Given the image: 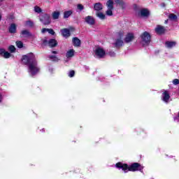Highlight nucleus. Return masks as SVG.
I'll use <instances>...</instances> for the list:
<instances>
[{"label":"nucleus","mask_w":179,"mask_h":179,"mask_svg":"<svg viewBox=\"0 0 179 179\" xmlns=\"http://www.w3.org/2000/svg\"><path fill=\"white\" fill-rule=\"evenodd\" d=\"M22 62L28 65V72L31 76H34L40 72V67L37 65L36 56L33 53H29L22 57Z\"/></svg>","instance_id":"f257e3e1"},{"label":"nucleus","mask_w":179,"mask_h":179,"mask_svg":"<svg viewBox=\"0 0 179 179\" xmlns=\"http://www.w3.org/2000/svg\"><path fill=\"white\" fill-rule=\"evenodd\" d=\"M116 167L122 170L124 173H128V171H142L143 170V166L138 163H134L130 166H128L127 164L118 162L116 164Z\"/></svg>","instance_id":"f03ea898"},{"label":"nucleus","mask_w":179,"mask_h":179,"mask_svg":"<svg viewBox=\"0 0 179 179\" xmlns=\"http://www.w3.org/2000/svg\"><path fill=\"white\" fill-rule=\"evenodd\" d=\"M124 31H120L117 33V38L115 40V43H113V45L116 48H120L124 45Z\"/></svg>","instance_id":"7ed1b4c3"},{"label":"nucleus","mask_w":179,"mask_h":179,"mask_svg":"<svg viewBox=\"0 0 179 179\" xmlns=\"http://www.w3.org/2000/svg\"><path fill=\"white\" fill-rule=\"evenodd\" d=\"M141 43L143 45H148L150 43V34L148 31H145L141 36Z\"/></svg>","instance_id":"20e7f679"},{"label":"nucleus","mask_w":179,"mask_h":179,"mask_svg":"<svg viewBox=\"0 0 179 179\" xmlns=\"http://www.w3.org/2000/svg\"><path fill=\"white\" fill-rule=\"evenodd\" d=\"M94 54L96 58H104L106 57V51L100 47L96 48L94 50Z\"/></svg>","instance_id":"39448f33"},{"label":"nucleus","mask_w":179,"mask_h":179,"mask_svg":"<svg viewBox=\"0 0 179 179\" xmlns=\"http://www.w3.org/2000/svg\"><path fill=\"white\" fill-rule=\"evenodd\" d=\"M40 21L43 24H50L51 23V15L50 14H43L40 17Z\"/></svg>","instance_id":"423d86ee"},{"label":"nucleus","mask_w":179,"mask_h":179,"mask_svg":"<svg viewBox=\"0 0 179 179\" xmlns=\"http://www.w3.org/2000/svg\"><path fill=\"white\" fill-rule=\"evenodd\" d=\"M75 57V50L70 49L66 52L65 62H69Z\"/></svg>","instance_id":"0eeeda50"},{"label":"nucleus","mask_w":179,"mask_h":179,"mask_svg":"<svg viewBox=\"0 0 179 179\" xmlns=\"http://www.w3.org/2000/svg\"><path fill=\"white\" fill-rule=\"evenodd\" d=\"M43 45H49V47H55L57 45V41L55 39H50L49 41L47 40L43 41Z\"/></svg>","instance_id":"6e6552de"},{"label":"nucleus","mask_w":179,"mask_h":179,"mask_svg":"<svg viewBox=\"0 0 179 179\" xmlns=\"http://www.w3.org/2000/svg\"><path fill=\"white\" fill-rule=\"evenodd\" d=\"M162 100L164 101V103H169L170 100V93L169 91L165 90L162 94Z\"/></svg>","instance_id":"1a4fd4ad"},{"label":"nucleus","mask_w":179,"mask_h":179,"mask_svg":"<svg viewBox=\"0 0 179 179\" xmlns=\"http://www.w3.org/2000/svg\"><path fill=\"white\" fill-rule=\"evenodd\" d=\"M85 20L87 24H90V26H93L94 23H96V21L94 20V17L92 16L88 15L85 17Z\"/></svg>","instance_id":"9d476101"},{"label":"nucleus","mask_w":179,"mask_h":179,"mask_svg":"<svg viewBox=\"0 0 179 179\" xmlns=\"http://www.w3.org/2000/svg\"><path fill=\"white\" fill-rule=\"evenodd\" d=\"M164 31H166V29L162 25H157L155 28V32L157 34H163Z\"/></svg>","instance_id":"9b49d317"},{"label":"nucleus","mask_w":179,"mask_h":179,"mask_svg":"<svg viewBox=\"0 0 179 179\" xmlns=\"http://www.w3.org/2000/svg\"><path fill=\"white\" fill-rule=\"evenodd\" d=\"M134 38H135V36H134V34L129 33L126 35L124 41L125 43H131V41H133Z\"/></svg>","instance_id":"f8f14e48"},{"label":"nucleus","mask_w":179,"mask_h":179,"mask_svg":"<svg viewBox=\"0 0 179 179\" xmlns=\"http://www.w3.org/2000/svg\"><path fill=\"white\" fill-rule=\"evenodd\" d=\"M61 34L63 36V37L68 38V37L71 36V31H69V29H61Z\"/></svg>","instance_id":"ddd939ff"},{"label":"nucleus","mask_w":179,"mask_h":179,"mask_svg":"<svg viewBox=\"0 0 179 179\" xmlns=\"http://www.w3.org/2000/svg\"><path fill=\"white\" fill-rule=\"evenodd\" d=\"M94 9L96 12H99V10H103V4H101V3H96L94 5Z\"/></svg>","instance_id":"4468645a"},{"label":"nucleus","mask_w":179,"mask_h":179,"mask_svg":"<svg viewBox=\"0 0 179 179\" xmlns=\"http://www.w3.org/2000/svg\"><path fill=\"white\" fill-rule=\"evenodd\" d=\"M176 41H166L165 43L166 48H173V47H176Z\"/></svg>","instance_id":"2eb2a0df"},{"label":"nucleus","mask_w":179,"mask_h":179,"mask_svg":"<svg viewBox=\"0 0 179 179\" xmlns=\"http://www.w3.org/2000/svg\"><path fill=\"white\" fill-rule=\"evenodd\" d=\"M140 14L143 17H148V16H149V10L146 8H143L140 11Z\"/></svg>","instance_id":"dca6fc26"},{"label":"nucleus","mask_w":179,"mask_h":179,"mask_svg":"<svg viewBox=\"0 0 179 179\" xmlns=\"http://www.w3.org/2000/svg\"><path fill=\"white\" fill-rule=\"evenodd\" d=\"M74 47H80V41L78 37H75L72 40Z\"/></svg>","instance_id":"f3484780"},{"label":"nucleus","mask_w":179,"mask_h":179,"mask_svg":"<svg viewBox=\"0 0 179 179\" xmlns=\"http://www.w3.org/2000/svg\"><path fill=\"white\" fill-rule=\"evenodd\" d=\"M61 15V13L59 11H54L52 13V17L54 20H57L59 19V15Z\"/></svg>","instance_id":"a211bd4d"},{"label":"nucleus","mask_w":179,"mask_h":179,"mask_svg":"<svg viewBox=\"0 0 179 179\" xmlns=\"http://www.w3.org/2000/svg\"><path fill=\"white\" fill-rule=\"evenodd\" d=\"M106 6L108 9H114V1L113 0H108L106 2Z\"/></svg>","instance_id":"6ab92c4d"},{"label":"nucleus","mask_w":179,"mask_h":179,"mask_svg":"<svg viewBox=\"0 0 179 179\" xmlns=\"http://www.w3.org/2000/svg\"><path fill=\"white\" fill-rule=\"evenodd\" d=\"M73 13V11H72V10L64 11V19H68V17H69V16H71V15H72Z\"/></svg>","instance_id":"aec40b11"},{"label":"nucleus","mask_w":179,"mask_h":179,"mask_svg":"<svg viewBox=\"0 0 179 179\" xmlns=\"http://www.w3.org/2000/svg\"><path fill=\"white\" fill-rule=\"evenodd\" d=\"M10 33H16V24H11L9 27Z\"/></svg>","instance_id":"412c9836"},{"label":"nucleus","mask_w":179,"mask_h":179,"mask_svg":"<svg viewBox=\"0 0 179 179\" xmlns=\"http://www.w3.org/2000/svg\"><path fill=\"white\" fill-rule=\"evenodd\" d=\"M96 16H97V17L101 19V20H104L106 19V15H104V13H101V12L96 13Z\"/></svg>","instance_id":"4be33fe9"},{"label":"nucleus","mask_w":179,"mask_h":179,"mask_svg":"<svg viewBox=\"0 0 179 179\" xmlns=\"http://www.w3.org/2000/svg\"><path fill=\"white\" fill-rule=\"evenodd\" d=\"M21 34L25 37H31V34L28 30H23Z\"/></svg>","instance_id":"5701e85b"},{"label":"nucleus","mask_w":179,"mask_h":179,"mask_svg":"<svg viewBox=\"0 0 179 179\" xmlns=\"http://www.w3.org/2000/svg\"><path fill=\"white\" fill-rule=\"evenodd\" d=\"M115 2L117 5H120V6H122V8H124V6H125V3L122 0H115Z\"/></svg>","instance_id":"b1692460"},{"label":"nucleus","mask_w":179,"mask_h":179,"mask_svg":"<svg viewBox=\"0 0 179 179\" xmlns=\"http://www.w3.org/2000/svg\"><path fill=\"white\" fill-rule=\"evenodd\" d=\"M49 59H50V61H59V59H58V57H57V55H50Z\"/></svg>","instance_id":"393cba45"},{"label":"nucleus","mask_w":179,"mask_h":179,"mask_svg":"<svg viewBox=\"0 0 179 179\" xmlns=\"http://www.w3.org/2000/svg\"><path fill=\"white\" fill-rule=\"evenodd\" d=\"M34 12H36V13H41L42 12L41 8L38 7V6H35Z\"/></svg>","instance_id":"a878e982"},{"label":"nucleus","mask_w":179,"mask_h":179,"mask_svg":"<svg viewBox=\"0 0 179 179\" xmlns=\"http://www.w3.org/2000/svg\"><path fill=\"white\" fill-rule=\"evenodd\" d=\"M25 24L27 27H33L34 24L31 20H29L26 22Z\"/></svg>","instance_id":"bb28decb"},{"label":"nucleus","mask_w":179,"mask_h":179,"mask_svg":"<svg viewBox=\"0 0 179 179\" xmlns=\"http://www.w3.org/2000/svg\"><path fill=\"white\" fill-rule=\"evenodd\" d=\"M169 17L171 20H177V15L176 14H170Z\"/></svg>","instance_id":"cd10ccee"},{"label":"nucleus","mask_w":179,"mask_h":179,"mask_svg":"<svg viewBox=\"0 0 179 179\" xmlns=\"http://www.w3.org/2000/svg\"><path fill=\"white\" fill-rule=\"evenodd\" d=\"M8 50L10 52H15V51H16V48H15L14 45H10L8 47Z\"/></svg>","instance_id":"c85d7f7f"},{"label":"nucleus","mask_w":179,"mask_h":179,"mask_svg":"<svg viewBox=\"0 0 179 179\" xmlns=\"http://www.w3.org/2000/svg\"><path fill=\"white\" fill-rule=\"evenodd\" d=\"M106 15L107 16H113V9L108 8V10H106Z\"/></svg>","instance_id":"c756f323"},{"label":"nucleus","mask_w":179,"mask_h":179,"mask_svg":"<svg viewBox=\"0 0 179 179\" xmlns=\"http://www.w3.org/2000/svg\"><path fill=\"white\" fill-rule=\"evenodd\" d=\"M16 45L18 48H23V43L22 41H17Z\"/></svg>","instance_id":"7c9ffc66"},{"label":"nucleus","mask_w":179,"mask_h":179,"mask_svg":"<svg viewBox=\"0 0 179 179\" xmlns=\"http://www.w3.org/2000/svg\"><path fill=\"white\" fill-rule=\"evenodd\" d=\"M3 57L4 58H10V53L6 51V52H4V55H3Z\"/></svg>","instance_id":"2f4dec72"},{"label":"nucleus","mask_w":179,"mask_h":179,"mask_svg":"<svg viewBox=\"0 0 179 179\" xmlns=\"http://www.w3.org/2000/svg\"><path fill=\"white\" fill-rule=\"evenodd\" d=\"M77 8L78 9V10L82 11V10H83V9H85V7L82 4H78Z\"/></svg>","instance_id":"473e14b6"},{"label":"nucleus","mask_w":179,"mask_h":179,"mask_svg":"<svg viewBox=\"0 0 179 179\" xmlns=\"http://www.w3.org/2000/svg\"><path fill=\"white\" fill-rule=\"evenodd\" d=\"M48 33H49V34H51L52 36H54V34H55V31H54V29H48Z\"/></svg>","instance_id":"72a5a7b5"},{"label":"nucleus","mask_w":179,"mask_h":179,"mask_svg":"<svg viewBox=\"0 0 179 179\" xmlns=\"http://www.w3.org/2000/svg\"><path fill=\"white\" fill-rule=\"evenodd\" d=\"M69 78H73L75 76V71H71L69 73Z\"/></svg>","instance_id":"f704fd0d"},{"label":"nucleus","mask_w":179,"mask_h":179,"mask_svg":"<svg viewBox=\"0 0 179 179\" xmlns=\"http://www.w3.org/2000/svg\"><path fill=\"white\" fill-rule=\"evenodd\" d=\"M173 85H179V80L178 79H175L173 80Z\"/></svg>","instance_id":"c9c22d12"},{"label":"nucleus","mask_w":179,"mask_h":179,"mask_svg":"<svg viewBox=\"0 0 179 179\" xmlns=\"http://www.w3.org/2000/svg\"><path fill=\"white\" fill-rule=\"evenodd\" d=\"M5 52H6L5 49H2V48L0 49V55H3V56Z\"/></svg>","instance_id":"e433bc0d"},{"label":"nucleus","mask_w":179,"mask_h":179,"mask_svg":"<svg viewBox=\"0 0 179 179\" xmlns=\"http://www.w3.org/2000/svg\"><path fill=\"white\" fill-rule=\"evenodd\" d=\"M48 31V29L47 28H43L41 30V33L44 34V33H47Z\"/></svg>","instance_id":"4c0bfd02"},{"label":"nucleus","mask_w":179,"mask_h":179,"mask_svg":"<svg viewBox=\"0 0 179 179\" xmlns=\"http://www.w3.org/2000/svg\"><path fill=\"white\" fill-rule=\"evenodd\" d=\"M109 55H110V57H115V52H109Z\"/></svg>","instance_id":"58836bf2"},{"label":"nucleus","mask_w":179,"mask_h":179,"mask_svg":"<svg viewBox=\"0 0 179 179\" xmlns=\"http://www.w3.org/2000/svg\"><path fill=\"white\" fill-rule=\"evenodd\" d=\"M2 101V94H0V103Z\"/></svg>","instance_id":"ea45409f"},{"label":"nucleus","mask_w":179,"mask_h":179,"mask_svg":"<svg viewBox=\"0 0 179 179\" xmlns=\"http://www.w3.org/2000/svg\"><path fill=\"white\" fill-rule=\"evenodd\" d=\"M52 54H58V52H57V51H52Z\"/></svg>","instance_id":"a19ab883"},{"label":"nucleus","mask_w":179,"mask_h":179,"mask_svg":"<svg viewBox=\"0 0 179 179\" xmlns=\"http://www.w3.org/2000/svg\"><path fill=\"white\" fill-rule=\"evenodd\" d=\"M50 72H52V69H49Z\"/></svg>","instance_id":"79ce46f5"},{"label":"nucleus","mask_w":179,"mask_h":179,"mask_svg":"<svg viewBox=\"0 0 179 179\" xmlns=\"http://www.w3.org/2000/svg\"><path fill=\"white\" fill-rule=\"evenodd\" d=\"M167 22H169V20H166V21H165V23H167Z\"/></svg>","instance_id":"37998d69"},{"label":"nucleus","mask_w":179,"mask_h":179,"mask_svg":"<svg viewBox=\"0 0 179 179\" xmlns=\"http://www.w3.org/2000/svg\"><path fill=\"white\" fill-rule=\"evenodd\" d=\"M0 1H3V0H0Z\"/></svg>","instance_id":"c03bdc74"}]
</instances>
